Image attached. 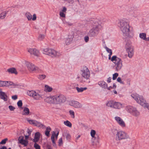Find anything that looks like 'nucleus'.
<instances>
[{
  "instance_id": "ddd939ff",
  "label": "nucleus",
  "mask_w": 149,
  "mask_h": 149,
  "mask_svg": "<svg viewBox=\"0 0 149 149\" xmlns=\"http://www.w3.org/2000/svg\"><path fill=\"white\" fill-rule=\"evenodd\" d=\"M96 134V132L95 131L93 130H91V136L92 137L93 139L92 140H93L94 139H95V141H92V143H93V145H94V143H95V144L97 145V143H98V136H97V137H95V136Z\"/></svg>"
},
{
  "instance_id": "2eb2a0df",
  "label": "nucleus",
  "mask_w": 149,
  "mask_h": 149,
  "mask_svg": "<svg viewBox=\"0 0 149 149\" xmlns=\"http://www.w3.org/2000/svg\"><path fill=\"white\" fill-rule=\"evenodd\" d=\"M18 143L24 145V146H27L28 144V141L24 139L23 136H21L18 138Z\"/></svg>"
},
{
  "instance_id": "412c9836",
  "label": "nucleus",
  "mask_w": 149,
  "mask_h": 149,
  "mask_svg": "<svg viewBox=\"0 0 149 149\" xmlns=\"http://www.w3.org/2000/svg\"><path fill=\"white\" fill-rule=\"evenodd\" d=\"M0 98L4 101H6L8 100V96L5 93L2 91H0Z\"/></svg>"
},
{
  "instance_id": "9b49d317",
  "label": "nucleus",
  "mask_w": 149,
  "mask_h": 149,
  "mask_svg": "<svg viewBox=\"0 0 149 149\" xmlns=\"http://www.w3.org/2000/svg\"><path fill=\"white\" fill-rule=\"evenodd\" d=\"M26 64L28 69L30 72L38 71V68L32 63L26 62Z\"/></svg>"
},
{
  "instance_id": "3c124183",
  "label": "nucleus",
  "mask_w": 149,
  "mask_h": 149,
  "mask_svg": "<svg viewBox=\"0 0 149 149\" xmlns=\"http://www.w3.org/2000/svg\"><path fill=\"white\" fill-rule=\"evenodd\" d=\"M9 109L11 111H14L15 109V108L12 105H10L8 106Z\"/></svg>"
},
{
  "instance_id": "f03ea898",
  "label": "nucleus",
  "mask_w": 149,
  "mask_h": 149,
  "mask_svg": "<svg viewBox=\"0 0 149 149\" xmlns=\"http://www.w3.org/2000/svg\"><path fill=\"white\" fill-rule=\"evenodd\" d=\"M118 26L123 32V35L127 37L129 36L130 26L127 20L122 19L119 21Z\"/></svg>"
},
{
  "instance_id": "603ef678",
  "label": "nucleus",
  "mask_w": 149,
  "mask_h": 149,
  "mask_svg": "<svg viewBox=\"0 0 149 149\" xmlns=\"http://www.w3.org/2000/svg\"><path fill=\"white\" fill-rule=\"evenodd\" d=\"M111 131L113 134H116L117 132H118L117 130L114 129H112Z\"/></svg>"
},
{
  "instance_id": "f8f14e48",
  "label": "nucleus",
  "mask_w": 149,
  "mask_h": 149,
  "mask_svg": "<svg viewBox=\"0 0 149 149\" xmlns=\"http://www.w3.org/2000/svg\"><path fill=\"white\" fill-rule=\"evenodd\" d=\"M81 74L82 77L84 78L88 79L90 76V72L88 69L85 67L84 69L81 70Z\"/></svg>"
},
{
  "instance_id": "de8ad7c7",
  "label": "nucleus",
  "mask_w": 149,
  "mask_h": 149,
  "mask_svg": "<svg viewBox=\"0 0 149 149\" xmlns=\"http://www.w3.org/2000/svg\"><path fill=\"white\" fill-rule=\"evenodd\" d=\"M117 81L118 82H119L120 84L123 85L124 84V82L123 81H122L121 78L120 77H118L117 79Z\"/></svg>"
},
{
  "instance_id": "774afa93",
  "label": "nucleus",
  "mask_w": 149,
  "mask_h": 149,
  "mask_svg": "<svg viewBox=\"0 0 149 149\" xmlns=\"http://www.w3.org/2000/svg\"><path fill=\"white\" fill-rule=\"evenodd\" d=\"M0 149H7V148L6 146H3L1 148H0Z\"/></svg>"
},
{
  "instance_id": "13d9d810",
  "label": "nucleus",
  "mask_w": 149,
  "mask_h": 149,
  "mask_svg": "<svg viewBox=\"0 0 149 149\" xmlns=\"http://www.w3.org/2000/svg\"><path fill=\"white\" fill-rule=\"evenodd\" d=\"M72 88H75V87H76V86H77H77H78V84H72Z\"/></svg>"
},
{
  "instance_id": "79ce46f5",
  "label": "nucleus",
  "mask_w": 149,
  "mask_h": 149,
  "mask_svg": "<svg viewBox=\"0 0 149 149\" xmlns=\"http://www.w3.org/2000/svg\"><path fill=\"white\" fill-rule=\"evenodd\" d=\"M45 37V35L42 34H40L38 37V39L39 40H43Z\"/></svg>"
},
{
  "instance_id": "6e6d98bb",
  "label": "nucleus",
  "mask_w": 149,
  "mask_h": 149,
  "mask_svg": "<svg viewBox=\"0 0 149 149\" xmlns=\"http://www.w3.org/2000/svg\"><path fill=\"white\" fill-rule=\"evenodd\" d=\"M63 9L62 10H61V11L60 12H63V13H65L66 12V11L67 10V8L66 7L64 6L63 7Z\"/></svg>"
},
{
  "instance_id": "423d86ee",
  "label": "nucleus",
  "mask_w": 149,
  "mask_h": 149,
  "mask_svg": "<svg viewBox=\"0 0 149 149\" xmlns=\"http://www.w3.org/2000/svg\"><path fill=\"white\" fill-rule=\"evenodd\" d=\"M125 109L128 112L135 117H137L139 115V112L137 110L136 108L128 106H126Z\"/></svg>"
},
{
  "instance_id": "c03bdc74",
  "label": "nucleus",
  "mask_w": 149,
  "mask_h": 149,
  "mask_svg": "<svg viewBox=\"0 0 149 149\" xmlns=\"http://www.w3.org/2000/svg\"><path fill=\"white\" fill-rule=\"evenodd\" d=\"M8 140V139L7 138H6L5 139H4L2 140L0 142V144H5L6 143V141Z\"/></svg>"
},
{
  "instance_id": "c756f323",
  "label": "nucleus",
  "mask_w": 149,
  "mask_h": 149,
  "mask_svg": "<svg viewBox=\"0 0 149 149\" xmlns=\"http://www.w3.org/2000/svg\"><path fill=\"white\" fill-rule=\"evenodd\" d=\"M8 11H6L1 13L0 14V18L1 19H3L6 17V14Z\"/></svg>"
},
{
  "instance_id": "5701e85b",
  "label": "nucleus",
  "mask_w": 149,
  "mask_h": 149,
  "mask_svg": "<svg viewBox=\"0 0 149 149\" xmlns=\"http://www.w3.org/2000/svg\"><path fill=\"white\" fill-rule=\"evenodd\" d=\"M73 36L72 35H69L65 40V43L67 45H69L72 41L73 38Z\"/></svg>"
},
{
  "instance_id": "f257e3e1",
  "label": "nucleus",
  "mask_w": 149,
  "mask_h": 149,
  "mask_svg": "<svg viewBox=\"0 0 149 149\" xmlns=\"http://www.w3.org/2000/svg\"><path fill=\"white\" fill-rule=\"evenodd\" d=\"M91 23L93 25V28L90 31L88 35L90 37L95 36L99 33V31L101 26V22L97 19H93Z\"/></svg>"
},
{
  "instance_id": "0eeeda50",
  "label": "nucleus",
  "mask_w": 149,
  "mask_h": 149,
  "mask_svg": "<svg viewBox=\"0 0 149 149\" xmlns=\"http://www.w3.org/2000/svg\"><path fill=\"white\" fill-rule=\"evenodd\" d=\"M125 109L128 112L135 117H137L139 115V112L137 110L136 108L128 106H126Z\"/></svg>"
},
{
  "instance_id": "473e14b6",
  "label": "nucleus",
  "mask_w": 149,
  "mask_h": 149,
  "mask_svg": "<svg viewBox=\"0 0 149 149\" xmlns=\"http://www.w3.org/2000/svg\"><path fill=\"white\" fill-rule=\"evenodd\" d=\"M8 81H0V87L8 86Z\"/></svg>"
},
{
  "instance_id": "aec40b11",
  "label": "nucleus",
  "mask_w": 149,
  "mask_h": 149,
  "mask_svg": "<svg viewBox=\"0 0 149 149\" xmlns=\"http://www.w3.org/2000/svg\"><path fill=\"white\" fill-rule=\"evenodd\" d=\"M115 120L117 121L119 125L122 127L125 126V124L124 121L120 117L116 116L115 118Z\"/></svg>"
},
{
  "instance_id": "1a4fd4ad",
  "label": "nucleus",
  "mask_w": 149,
  "mask_h": 149,
  "mask_svg": "<svg viewBox=\"0 0 149 149\" xmlns=\"http://www.w3.org/2000/svg\"><path fill=\"white\" fill-rule=\"evenodd\" d=\"M55 98V104H59L65 102L66 100V97L63 95H56Z\"/></svg>"
},
{
  "instance_id": "bf43d9fd",
  "label": "nucleus",
  "mask_w": 149,
  "mask_h": 149,
  "mask_svg": "<svg viewBox=\"0 0 149 149\" xmlns=\"http://www.w3.org/2000/svg\"><path fill=\"white\" fill-rule=\"evenodd\" d=\"M89 37L88 36H86L84 37V40L85 42H87L89 40Z\"/></svg>"
},
{
  "instance_id": "09e8293b",
  "label": "nucleus",
  "mask_w": 149,
  "mask_h": 149,
  "mask_svg": "<svg viewBox=\"0 0 149 149\" xmlns=\"http://www.w3.org/2000/svg\"><path fill=\"white\" fill-rule=\"evenodd\" d=\"M58 146H61V145H62L63 144V142L62 139L61 138H60L59 139L58 141Z\"/></svg>"
},
{
  "instance_id": "72a5a7b5",
  "label": "nucleus",
  "mask_w": 149,
  "mask_h": 149,
  "mask_svg": "<svg viewBox=\"0 0 149 149\" xmlns=\"http://www.w3.org/2000/svg\"><path fill=\"white\" fill-rule=\"evenodd\" d=\"M51 140L53 143V146L54 147L56 148V144L55 142V139L53 134H52L51 136Z\"/></svg>"
},
{
  "instance_id": "20e7f679",
  "label": "nucleus",
  "mask_w": 149,
  "mask_h": 149,
  "mask_svg": "<svg viewBox=\"0 0 149 149\" xmlns=\"http://www.w3.org/2000/svg\"><path fill=\"white\" fill-rule=\"evenodd\" d=\"M43 53L44 54L51 56L52 57H56L60 56V54L54 49H45L43 50Z\"/></svg>"
},
{
  "instance_id": "39448f33",
  "label": "nucleus",
  "mask_w": 149,
  "mask_h": 149,
  "mask_svg": "<svg viewBox=\"0 0 149 149\" xmlns=\"http://www.w3.org/2000/svg\"><path fill=\"white\" fill-rule=\"evenodd\" d=\"M131 96L137 102L140 104L143 107L146 103V102L141 96H139L136 93L132 94L131 95Z\"/></svg>"
},
{
  "instance_id": "e2e57ef3",
  "label": "nucleus",
  "mask_w": 149,
  "mask_h": 149,
  "mask_svg": "<svg viewBox=\"0 0 149 149\" xmlns=\"http://www.w3.org/2000/svg\"><path fill=\"white\" fill-rule=\"evenodd\" d=\"M13 84V83L11 81H8V83L7 85H8V86L10 85H12Z\"/></svg>"
},
{
  "instance_id": "6e6552de",
  "label": "nucleus",
  "mask_w": 149,
  "mask_h": 149,
  "mask_svg": "<svg viewBox=\"0 0 149 149\" xmlns=\"http://www.w3.org/2000/svg\"><path fill=\"white\" fill-rule=\"evenodd\" d=\"M27 94L30 96L33 97L36 100H40L41 98H43L41 95L33 90L28 91Z\"/></svg>"
},
{
  "instance_id": "c85d7f7f",
  "label": "nucleus",
  "mask_w": 149,
  "mask_h": 149,
  "mask_svg": "<svg viewBox=\"0 0 149 149\" xmlns=\"http://www.w3.org/2000/svg\"><path fill=\"white\" fill-rule=\"evenodd\" d=\"M29 110L28 108L25 107L24 108L22 114L24 115H28L29 113Z\"/></svg>"
},
{
  "instance_id": "4d7b16f0",
  "label": "nucleus",
  "mask_w": 149,
  "mask_h": 149,
  "mask_svg": "<svg viewBox=\"0 0 149 149\" xmlns=\"http://www.w3.org/2000/svg\"><path fill=\"white\" fill-rule=\"evenodd\" d=\"M104 48L106 49L107 51L109 53L110 52V51L111 50V49H109L106 46L104 47Z\"/></svg>"
},
{
  "instance_id": "8fccbe9b",
  "label": "nucleus",
  "mask_w": 149,
  "mask_h": 149,
  "mask_svg": "<svg viewBox=\"0 0 149 149\" xmlns=\"http://www.w3.org/2000/svg\"><path fill=\"white\" fill-rule=\"evenodd\" d=\"M69 113L70 115L72 116V118H74V113L73 111L70 110L69 111Z\"/></svg>"
},
{
  "instance_id": "0e129e2a",
  "label": "nucleus",
  "mask_w": 149,
  "mask_h": 149,
  "mask_svg": "<svg viewBox=\"0 0 149 149\" xmlns=\"http://www.w3.org/2000/svg\"><path fill=\"white\" fill-rule=\"evenodd\" d=\"M111 77H109L107 79V82L108 83H109L111 82Z\"/></svg>"
},
{
  "instance_id": "bb28decb",
  "label": "nucleus",
  "mask_w": 149,
  "mask_h": 149,
  "mask_svg": "<svg viewBox=\"0 0 149 149\" xmlns=\"http://www.w3.org/2000/svg\"><path fill=\"white\" fill-rule=\"evenodd\" d=\"M7 71L10 73L15 74H17V72L15 68H10L7 70Z\"/></svg>"
},
{
  "instance_id": "680f3d73",
  "label": "nucleus",
  "mask_w": 149,
  "mask_h": 149,
  "mask_svg": "<svg viewBox=\"0 0 149 149\" xmlns=\"http://www.w3.org/2000/svg\"><path fill=\"white\" fill-rule=\"evenodd\" d=\"M12 98L13 99L15 100L17 98V95H14L12 96Z\"/></svg>"
},
{
  "instance_id": "4be33fe9",
  "label": "nucleus",
  "mask_w": 149,
  "mask_h": 149,
  "mask_svg": "<svg viewBox=\"0 0 149 149\" xmlns=\"http://www.w3.org/2000/svg\"><path fill=\"white\" fill-rule=\"evenodd\" d=\"M28 51L31 54H33L35 56H38L39 55L38 51L35 49H29Z\"/></svg>"
},
{
  "instance_id": "7c9ffc66",
  "label": "nucleus",
  "mask_w": 149,
  "mask_h": 149,
  "mask_svg": "<svg viewBox=\"0 0 149 149\" xmlns=\"http://www.w3.org/2000/svg\"><path fill=\"white\" fill-rule=\"evenodd\" d=\"M51 130V128L49 127V126L47 127L45 131V134L47 136H49Z\"/></svg>"
},
{
  "instance_id": "a18cd8bd",
  "label": "nucleus",
  "mask_w": 149,
  "mask_h": 149,
  "mask_svg": "<svg viewBox=\"0 0 149 149\" xmlns=\"http://www.w3.org/2000/svg\"><path fill=\"white\" fill-rule=\"evenodd\" d=\"M34 147L36 149H40V146L36 143H34Z\"/></svg>"
},
{
  "instance_id": "a19ab883",
  "label": "nucleus",
  "mask_w": 149,
  "mask_h": 149,
  "mask_svg": "<svg viewBox=\"0 0 149 149\" xmlns=\"http://www.w3.org/2000/svg\"><path fill=\"white\" fill-rule=\"evenodd\" d=\"M17 105L19 108H21L22 105V101L21 100H19L17 102Z\"/></svg>"
},
{
  "instance_id": "69168bd1",
  "label": "nucleus",
  "mask_w": 149,
  "mask_h": 149,
  "mask_svg": "<svg viewBox=\"0 0 149 149\" xmlns=\"http://www.w3.org/2000/svg\"><path fill=\"white\" fill-rule=\"evenodd\" d=\"M46 148H47V149H48V148H50L51 147V145H50V144H49L48 143H47L46 144Z\"/></svg>"
},
{
  "instance_id": "37998d69",
  "label": "nucleus",
  "mask_w": 149,
  "mask_h": 149,
  "mask_svg": "<svg viewBox=\"0 0 149 149\" xmlns=\"http://www.w3.org/2000/svg\"><path fill=\"white\" fill-rule=\"evenodd\" d=\"M118 75V73H115L114 74H113V78L112 79L113 80H115L117 77Z\"/></svg>"
},
{
  "instance_id": "393cba45",
  "label": "nucleus",
  "mask_w": 149,
  "mask_h": 149,
  "mask_svg": "<svg viewBox=\"0 0 149 149\" xmlns=\"http://www.w3.org/2000/svg\"><path fill=\"white\" fill-rule=\"evenodd\" d=\"M98 84L101 87L106 88H107L108 84L103 81H99L98 83Z\"/></svg>"
},
{
  "instance_id": "e433bc0d",
  "label": "nucleus",
  "mask_w": 149,
  "mask_h": 149,
  "mask_svg": "<svg viewBox=\"0 0 149 149\" xmlns=\"http://www.w3.org/2000/svg\"><path fill=\"white\" fill-rule=\"evenodd\" d=\"M64 123L65 125L69 127H72L71 123L68 120L64 121Z\"/></svg>"
},
{
  "instance_id": "5fc2aeb1",
  "label": "nucleus",
  "mask_w": 149,
  "mask_h": 149,
  "mask_svg": "<svg viewBox=\"0 0 149 149\" xmlns=\"http://www.w3.org/2000/svg\"><path fill=\"white\" fill-rule=\"evenodd\" d=\"M144 108H147L148 110H149V104L148 103H146L143 107Z\"/></svg>"
},
{
  "instance_id": "9d476101",
  "label": "nucleus",
  "mask_w": 149,
  "mask_h": 149,
  "mask_svg": "<svg viewBox=\"0 0 149 149\" xmlns=\"http://www.w3.org/2000/svg\"><path fill=\"white\" fill-rule=\"evenodd\" d=\"M128 136L125 132L122 131H118L116 134V138L118 140L127 139Z\"/></svg>"
},
{
  "instance_id": "a211bd4d",
  "label": "nucleus",
  "mask_w": 149,
  "mask_h": 149,
  "mask_svg": "<svg viewBox=\"0 0 149 149\" xmlns=\"http://www.w3.org/2000/svg\"><path fill=\"white\" fill-rule=\"evenodd\" d=\"M55 96H49L46 97L44 99V101L47 103H49L55 104Z\"/></svg>"
},
{
  "instance_id": "338daca9",
  "label": "nucleus",
  "mask_w": 149,
  "mask_h": 149,
  "mask_svg": "<svg viewBox=\"0 0 149 149\" xmlns=\"http://www.w3.org/2000/svg\"><path fill=\"white\" fill-rule=\"evenodd\" d=\"M108 90H110L111 89H113V87H112L111 86H109V87H108V86L107 87V88Z\"/></svg>"
},
{
  "instance_id": "c9c22d12",
  "label": "nucleus",
  "mask_w": 149,
  "mask_h": 149,
  "mask_svg": "<svg viewBox=\"0 0 149 149\" xmlns=\"http://www.w3.org/2000/svg\"><path fill=\"white\" fill-rule=\"evenodd\" d=\"M139 37L140 38L144 40L146 39V34L145 33H141L139 34Z\"/></svg>"
},
{
  "instance_id": "49530a36",
  "label": "nucleus",
  "mask_w": 149,
  "mask_h": 149,
  "mask_svg": "<svg viewBox=\"0 0 149 149\" xmlns=\"http://www.w3.org/2000/svg\"><path fill=\"white\" fill-rule=\"evenodd\" d=\"M66 138L67 140L69 141L71 139V136L69 134L67 133L66 135Z\"/></svg>"
},
{
  "instance_id": "f3484780",
  "label": "nucleus",
  "mask_w": 149,
  "mask_h": 149,
  "mask_svg": "<svg viewBox=\"0 0 149 149\" xmlns=\"http://www.w3.org/2000/svg\"><path fill=\"white\" fill-rule=\"evenodd\" d=\"M70 105L75 108H80L82 107V105L81 104L75 100L72 101L70 102Z\"/></svg>"
},
{
  "instance_id": "864d4df0",
  "label": "nucleus",
  "mask_w": 149,
  "mask_h": 149,
  "mask_svg": "<svg viewBox=\"0 0 149 149\" xmlns=\"http://www.w3.org/2000/svg\"><path fill=\"white\" fill-rule=\"evenodd\" d=\"M60 16L61 17H65V15L64 14V13L60 12Z\"/></svg>"
},
{
  "instance_id": "6ab92c4d",
  "label": "nucleus",
  "mask_w": 149,
  "mask_h": 149,
  "mask_svg": "<svg viewBox=\"0 0 149 149\" xmlns=\"http://www.w3.org/2000/svg\"><path fill=\"white\" fill-rule=\"evenodd\" d=\"M133 48L130 47H129L126 48V51L128 53V56L130 58H132L134 55Z\"/></svg>"
},
{
  "instance_id": "f704fd0d",
  "label": "nucleus",
  "mask_w": 149,
  "mask_h": 149,
  "mask_svg": "<svg viewBox=\"0 0 149 149\" xmlns=\"http://www.w3.org/2000/svg\"><path fill=\"white\" fill-rule=\"evenodd\" d=\"M52 87L47 85H45V90L46 92H51L52 91Z\"/></svg>"
},
{
  "instance_id": "b1692460",
  "label": "nucleus",
  "mask_w": 149,
  "mask_h": 149,
  "mask_svg": "<svg viewBox=\"0 0 149 149\" xmlns=\"http://www.w3.org/2000/svg\"><path fill=\"white\" fill-rule=\"evenodd\" d=\"M40 133L39 132H36L35 134L34 139L31 140L35 143L37 142L39 140L40 138Z\"/></svg>"
},
{
  "instance_id": "dca6fc26",
  "label": "nucleus",
  "mask_w": 149,
  "mask_h": 149,
  "mask_svg": "<svg viewBox=\"0 0 149 149\" xmlns=\"http://www.w3.org/2000/svg\"><path fill=\"white\" fill-rule=\"evenodd\" d=\"M127 10L129 13L128 14L132 15L134 17H136V16L134 14L136 13L135 8L133 7H129L127 8Z\"/></svg>"
},
{
  "instance_id": "cd10ccee",
  "label": "nucleus",
  "mask_w": 149,
  "mask_h": 149,
  "mask_svg": "<svg viewBox=\"0 0 149 149\" xmlns=\"http://www.w3.org/2000/svg\"><path fill=\"white\" fill-rule=\"evenodd\" d=\"M114 102L113 100H110L107 102L106 105L108 107L113 108Z\"/></svg>"
},
{
  "instance_id": "4c0bfd02",
  "label": "nucleus",
  "mask_w": 149,
  "mask_h": 149,
  "mask_svg": "<svg viewBox=\"0 0 149 149\" xmlns=\"http://www.w3.org/2000/svg\"><path fill=\"white\" fill-rule=\"evenodd\" d=\"M25 15L28 20H31L32 18V16L30 13H26Z\"/></svg>"
},
{
  "instance_id": "4468645a",
  "label": "nucleus",
  "mask_w": 149,
  "mask_h": 149,
  "mask_svg": "<svg viewBox=\"0 0 149 149\" xmlns=\"http://www.w3.org/2000/svg\"><path fill=\"white\" fill-rule=\"evenodd\" d=\"M27 121L30 124H33L35 126L38 127H42L44 126L43 124L41 123L40 122L33 120H27Z\"/></svg>"
},
{
  "instance_id": "ea45409f",
  "label": "nucleus",
  "mask_w": 149,
  "mask_h": 149,
  "mask_svg": "<svg viewBox=\"0 0 149 149\" xmlns=\"http://www.w3.org/2000/svg\"><path fill=\"white\" fill-rule=\"evenodd\" d=\"M46 76L43 74H40L38 76V78L40 80H43L45 79Z\"/></svg>"
},
{
  "instance_id": "2f4dec72",
  "label": "nucleus",
  "mask_w": 149,
  "mask_h": 149,
  "mask_svg": "<svg viewBox=\"0 0 149 149\" xmlns=\"http://www.w3.org/2000/svg\"><path fill=\"white\" fill-rule=\"evenodd\" d=\"M75 88L76 89L78 93L82 92L83 91L87 89V88L86 87H81L80 88H79L78 87H75Z\"/></svg>"
},
{
  "instance_id": "a878e982",
  "label": "nucleus",
  "mask_w": 149,
  "mask_h": 149,
  "mask_svg": "<svg viewBox=\"0 0 149 149\" xmlns=\"http://www.w3.org/2000/svg\"><path fill=\"white\" fill-rule=\"evenodd\" d=\"M123 108L122 104L118 102H114L113 108L116 109H120Z\"/></svg>"
},
{
  "instance_id": "58836bf2",
  "label": "nucleus",
  "mask_w": 149,
  "mask_h": 149,
  "mask_svg": "<svg viewBox=\"0 0 149 149\" xmlns=\"http://www.w3.org/2000/svg\"><path fill=\"white\" fill-rule=\"evenodd\" d=\"M59 132H58L56 134V132L55 131H53V133L52 134L54 135V138H55V139L56 140L58 138V137L59 134Z\"/></svg>"
},
{
  "instance_id": "052dcab7",
  "label": "nucleus",
  "mask_w": 149,
  "mask_h": 149,
  "mask_svg": "<svg viewBox=\"0 0 149 149\" xmlns=\"http://www.w3.org/2000/svg\"><path fill=\"white\" fill-rule=\"evenodd\" d=\"M32 19V20L33 21H35L36 19V14H34L33 15V17Z\"/></svg>"
},
{
  "instance_id": "7ed1b4c3",
  "label": "nucleus",
  "mask_w": 149,
  "mask_h": 149,
  "mask_svg": "<svg viewBox=\"0 0 149 149\" xmlns=\"http://www.w3.org/2000/svg\"><path fill=\"white\" fill-rule=\"evenodd\" d=\"M111 61L115 64V65L113 68L116 69V71H118L121 70L123 66L122 61L121 58L116 56H113L111 58Z\"/></svg>"
}]
</instances>
